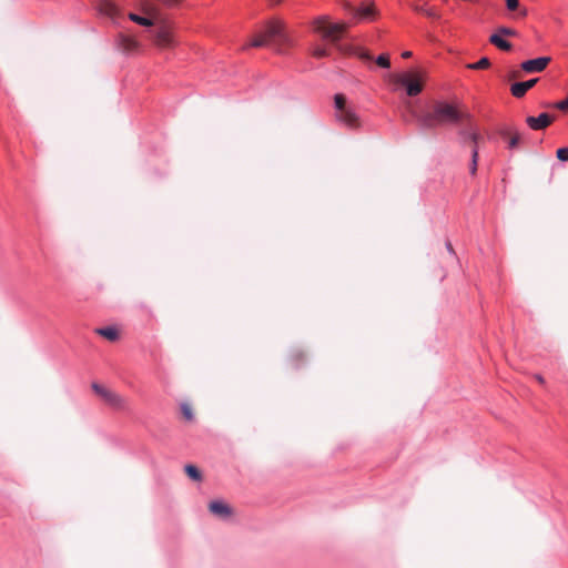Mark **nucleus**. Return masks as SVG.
<instances>
[{
  "mask_svg": "<svg viewBox=\"0 0 568 568\" xmlns=\"http://www.w3.org/2000/svg\"><path fill=\"white\" fill-rule=\"evenodd\" d=\"M334 105L336 109V113L341 112L342 110L346 109V100L343 94H335L334 97Z\"/></svg>",
  "mask_w": 568,
  "mask_h": 568,
  "instance_id": "nucleus-22",
  "label": "nucleus"
},
{
  "mask_svg": "<svg viewBox=\"0 0 568 568\" xmlns=\"http://www.w3.org/2000/svg\"><path fill=\"white\" fill-rule=\"evenodd\" d=\"M129 18H130L131 21H133V22H135V23H138L140 26H144V27L152 26V20L151 19L142 17V16H139L136 13H130Z\"/></svg>",
  "mask_w": 568,
  "mask_h": 568,
  "instance_id": "nucleus-21",
  "label": "nucleus"
},
{
  "mask_svg": "<svg viewBox=\"0 0 568 568\" xmlns=\"http://www.w3.org/2000/svg\"><path fill=\"white\" fill-rule=\"evenodd\" d=\"M549 57H539L536 59L526 60L521 63V69L528 73L541 72L550 62Z\"/></svg>",
  "mask_w": 568,
  "mask_h": 568,
  "instance_id": "nucleus-6",
  "label": "nucleus"
},
{
  "mask_svg": "<svg viewBox=\"0 0 568 568\" xmlns=\"http://www.w3.org/2000/svg\"><path fill=\"white\" fill-rule=\"evenodd\" d=\"M394 80L396 83L405 87L406 93L409 97H416L423 90V85H422L420 81L417 79H413L409 73L396 74L394 77Z\"/></svg>",
  "mask_w": 568,
  "mask_h": 568,
  "instance_id": "nucleus-4",
  "label": "nucleus"
},
{
  "mask_svg": "<svg viewBox=\"0 0 568 568\" xmlns=\"http://www.w3.org/2000/svg\"><path fill=\"white\" fill-rule=\"evenodd\" d=\"M159 1L166 7H174L180 2V0H159Z\"/></svg>",
  "mask_w": 568,
  "mask_h": 568,
  "instance_id": "nucleus-32",
  "label": "nucleus"
},
{
  "mask_svg": "<svg viewBox=\"0 0 568 568\" xmlns=\"http://www.w3.org/2000/svg\"><path fill=\"white\" fill-rule=\"evenodd\" d=\"M92 389L94 390L95 394H98L109 405H111L113 407L121 406L122 398L118 394L106 389L105 387H103L102 385H100L98 383L92 384Z\"/></svg>",
  "mask_w": 568,
  "mask_h": 568,
  "instance_id": "nucleus-5",
  "label": "nucleus"
},
{
  "mask_svg": "<svg viewBox=\"0 0 568 568\" xmlns=\"http://www.w3.org/2000/svg\"><path fill=\"white\" fill-rule=\"evenodd\" d=\"M402 57H403L404 59H408V58H410V57H412V52H410V51H404V52L402 53Z\"/></svg>",
  "mask_w": 568,
  "mask_h": 568,
  "instance_id": "nucleus-35",
  "label": "nucleus"
},
{
  "mask_svg": "<svg viewBox=\"0 0 568 568\" xmlns=\"http://www.w3.org/2000/svg\"><path fill=\"white\" fill-rule=\"evenodd\" d=\"M359 57H361L362 60H365V61H372L373 60V57L368 52H362Z\"/></svg>",
  "mask_w": 568,
  "mask_h": 568,
  "instance_id": "nucleus-34",
  "label": "nucleus"
},
{
  "mask_svg": "<svg viewBox=\"0 0 568 568\" xmlns=\"http://www.w3.org/2000/svg\"><path fill=\"white\" fill-rule=\"evenodd\" d=\"M346 26L344 23H331L327 20V17H318L314 21V31L321 33L323 39L328 40L333 43H337L342 38Z\"/></svg>",
  "mask_w": 568,
  "mask_h": 568,
  "instance_id": "nucleus-3",
  "label": "nucleus"
},
{
  "mask_svg": "<svg viewBox=\"0 0 568 568\" xmlns=\"http://www.w3.org/2000/svg\"><path fill=\"white\" fill-rule=\"evenodd\" d=\"M336 118L348 128H356L358 125V115L351 108H346L336 113Z\"/></svg>",
  "mask_w": 568,
  "mask_h": 568,
  "instance_id": "nucleus-12",
  "label": "nucleus"
},
{
  "mask_svg": "<svg viewBox=\"0 0 568 568\" xmlns=\"http://www.w3.org/2000/svg\"><path fill=\"white\" fill-rule=\"evenodd\" d=\"M352 14L359 20H371L375 16V7L373 3H364L357 8L348 6Z\"/></svg>",
  "mask_w": 568,
  "mask_h": 568,
  "instance_id": "nucleus-9",
  "label": "nucleus"
},
{
  "mask_svg": "<svg viewBox=\"0 0 568 568\" xmlns=\"http://www.w3.org/2000/svg\"><path fill=\"white\" fill-rule=\"evenodd\" d=\"M489 42L503 51H510L513 49V44L509 41L505 40L503 37H500V34L493 33L489 37Z\"/></svg>",
  "mask_w": 568,
  "mask_h": 568,
  "instance_id": "nucleus-16",
  "label": "nucleus"
},
{
  "mask_svg": "<svg viewBox=\"0 0 568 568\" xmlns=\"http://www.w3.org/2000/svg\"><path fill=\"white\" fill-rule=\"evenodd\" d=\"M184 470H185V474L192 480L200 481L202 479V474L196 466H194L192 464H187V465H185Z\"/></svg>",
  "mask_w": 568,
  "mask_h": 568,
  "instance_id": "nucleus-19",
  "label": "nucleus"
},
{
  "mask_svg": "<svg viewBox=\"0 0 568 568\" xmlns=\"http://www.w3.org/2000/svg\"><path fill=\"white\" fill-rule=\"evenodd\" d=\"M413 115L423 131L434 130L439 125L458 124L463 120L470 121L471 118L469 113H463L445 101L435 102L432 111L414 112Z\"/></svg>",
  "mask_w": 568,
  "mask_h": 568,
  "instance_id": "nucleus-1",
  "label": "nucleus"
},
{
  "mask_svg": "<svg viewBox=\"0 0 568 568\" xmlns=\"http://www.w3.org/2000/svg\"><path fill=\"white\" fill-rule=\"evenodd\" d=\"M556 108L561 111H567L568 110V97L565 100L557 102Z\"/></svg>",
  "mask_w": 568,
  "mask_h": 568,
  "instance_id": "nucleus-31",
  "label": "nucleus"
},
{
  "mask_svg": "<svg viewBox=\"0 0 568 568\" xmlns=\"http://www.w3.org/2000/svg\"><path fill=\"white\" fill-rule=\"evenodd\" d=\"M209 509L213 515L222 519H226L232 515V508L222 500L211 501Z\"/></svg>",
  "mask_w": 568,
  "mask_h": 568,
  "instance_id": "nucleus-10",
  "label": "nucleus"
},
{
  "mask_svg": "<svg viewBox=\"0 0 568 568\" xmlns=\"http://www.w3.org/2000/svg\"><path fill=\"white\" fill-rule=\"evenodd\" d=\"M424 16L433 20H438L440 18V14L434 7H428Z\"/></svg>",
  "mask_w": 568,
  "mask_h": 568,
  "instance_id": "nucleus-28",
  "label": "nucleus"
},
{
  "mask_svg": "<svg viewBox=\"0 0 568 568\" xmlns=\"http://www.w3.org/2000/svg\"><path fill=\"white\" fill-rule=\"evenodd\" d=\"M552 119L550 114L544 112L538 116H527L526 123L531 130L539 131L546 129L552 122Z\"/></svg>",
  "mask_w": 568,
  "mask_h": 568,
  "instance_id": "nucleus-8",
  "label": "nucleus"
},
{
  "mask_svg": "<svg viewBox=\"0 0 568 568\" xmlns=\"http://www.w3.org/2000/svg\"><path fill=\"white\" fill-rule=\"evenodd\" d=\"M537 82V78L527 81L515 82L510 87V92L515 98H523L526 92L530 90Z\"/></svg>",
  "mask_w": 568,
  "mask_h": 568,
  "instance_id": "nucleus-13",
  "label": "nucleus"
},
{
  "mask_svg": "<svg viewBox=\"0 0 568 568\" xmlns=\"http://www.w3.org/2000/svg\"><path fill=\"white\" fill-rule=\"evenodd\" d=\"M557 158L562 162L568 161V146L559 148L557 150Z\"/></svg>",
  "mask_w": 568,
  "mask_h": 568,
  "instance_id": "nucleus-27",
  "label": "nucleus"
},
{
  "mask_svg": "<svg viewBox=\"0 0 568 568\" xmlns=\"http://www.w3.org/2000/svg\"><path fill=\"white\" fill-rule=\"evenodd\" d=\"M98 11L110 19H115L119 16V8L112 0H99Z\"/></svg>",
  "mask_w": 568,
  "mask_h": 568,
  "instance_id": "nucleus-11",
  "label": "nucleus"
},
{
  "mask_svg": "<svg viewBox=\"0 0 568 568\" xmlns=\"http://www.w3.org/2000/svg\"><path fill=\"white\" fill-rule=\"evenodd\" d=\"M375 62L378 67L381 68H384V69H389L390 68V60H389V55L386 54V53H383V54H379L376 59H375Z\"/></svg>",
  "mask_w": 568,
  "mask_h": 568,
  "instance_id": "nucleus-23",
  "label": "nucleus"
},
{
  "mask_svg": "<svg viewBox=\"0 0 568 568\" xmlns=\"http://www.w3.org/2000/svg\"><path fill=\"white\" fill-rule=\"evenodd\" d=\"M495 34H500V37H515L517 36V31L509 27H499Z\"/></svg>",
  "mask_w": 568,
  "mask_h": 568,
  "instance_id": "nucleus-25",
  "label": "nucleus"
},
{
  "mask_svg": "<svg viewBox=\"0 0 568 568\" xmlns=\"http://www.w3.org/2000/svg\"><path fill=\"white\" fill-rule=\"evenodd\" d=\"M458 136L462 145H466L468 142L477 144L481 139L477 129L471 123L458 130Z\"/></svg>",
  "mask_w": 568,
  "mask_h": 568,
  "instance_id": "nucleus-7",
  "label": "nucleus"
},
{
  "mask_svg": "<svg viewBox=\"0 0 568 568\" xmlns=\"http://www.w3.org/2000/svg\"><path fill=\"white\" fill-rule=\"evenodd\" d=\"M123 42L125 43V48L131 49L135 47V41L129 38H123Z\"/></svg>",
  "mask_w": 568,
  "mask_h": 568,
  "instance_id": "nucleus-33",
  "label": "nucleus"
},
{
  "mask_svg": "<svg viewBox=\"0 0 568 568\" xmlns=\"http://www.w3.org/2000/svg\"><path fill=\"white\" fill-rule=\"evenodd\" d=\"M498 133L500 136L506 138L508 135H511L508 142V148L514 149L518 145L520 135L517 132V130L511 125H504L498 130Z\"/></svg>",
  "mask_w": 568,
  "mask_h": 568,
  "instance_id": "nucleus-14",
  "label": "nucleus"
},
{
  "mask_svg": "<svg viewBox=\"0 0 568 568\" xmlns=\"http://www.w3.org/2000/svg\"><path fill=\"white\" fill-rule=\"evenodd\" d=\"M155 42L161 47L171 45L173 42L171 32L166 28L161 27L155 33Z\"/></svg>",
  "mask_w": 568,
  "mask_h": 568,
  "instance_id": "nucleus-15",
  "label": "nucleus"
},
{
  "mask_svg": "<svg viewBox=\"0 0 568 568\" xmlns=\"http://www.w3.org/2000/svg\"><path fill=\"white\" fill-rule=\"evenodd\" d=\"M446 247L448 250L449 253L454 254V250H453V246H452V243L450 242H447L446 243Z\"/></svg>",
  "mask_w": 568,
  "mask_h": 568,
  "instance_id": "nucleus-37",
  "label": "nucleus"
},
{
  "mask_svg": "<svg viewBox=\"0 0 568 568\" xmlns=\"http://www.w3.org/2000/svg\"><path fill=\"white\" fill-rule=\"evenodd\" d=\"M95 333L111 342L119 338V331L113 326L99 327L95 329Z\"/></svg>",
  "mask_w": 568,
  "mask_h": 568,
  "instance_id": "nucleus-17",
  "label": "nucleus"
},
{
  "mask_svg": "<svg viewBox=\"0 0 568 568\" xmlns=\"http://www.w3.org/2000/svg\"><path fill=\"white\" fill-rule=\"evenodd\" d=\"M428 7L426 4H414L413 10L417 13L425 14Z\"/></svg>",
  "mask_w": 568,
  "mask_h": 568,
  "instance_id": "nucleus-30",
  "label": "nucleus"
},
{
  "mask_svg": "<svg viewBox=\"0 0 568 568\" xmlns=\"http://www.w3.org/2000/svg\"><path fill=\"white\" fill-rule=\"evenodd\" d=\"M271 42L288 43V36L283 22L277 20L268 22L265 30L252 40L250 47L260 48Z\"/></svg>",
  "mask_w": 568,
  "mask_h": 568,
  "instance_id": "nucleus-2",
  "label": "nucleus"
},
{
  "mask_svg": "<svg viewBox=\"0 0 568 568\" xmlns=\"http://www.w3.org/2000/svg\"><path fill=\"white\" fill-rule=\"evenodd\" d=\"M272 3H278L281 0H270Z\"/></svg>",
  "mask_w": 568,
  "mask_h": 568,
  "instance_id": "nucleus-38",
  "label": "nucleus"
},
{
  "mask_svg": "<svg viewBox=\"0 0 568 568\" xmlns=\"http://www.w3.org/2000/svg\"><path fill=\"white\" fill-rule=\"evenodd\" d=\"M181 413L186 420L192 422L194 419L193 410L189 404L183 403L181 405Z\"/></svg>",
  "mask_w": 568,
  "mask_h": 568,
  "instance_id": "nucleus-24",
  "label": "nucleus"
},
{
  "mask_svg": "<svg viewBox=\"0 0 568 568\" xmlns=\"http://www.w3.org/2000/svg\"><path fill=\"white\" fill-rule=\"evenodd\" d=\"M506 7L509 11H515L519 8V0H506Z\"/></svg>",
  "mask_w": 568,
  "mask_h": 568,
  "instance_id": "nucleus-29",
  "label": "nucleus"
},
{
  "mask_svg": "<svg viewBox=\"0 0 568 568\" xmlns=\"http://www.w3.org/2000/svg\"><path fill=\"white\" fill-rule=\"evenodd\" d=\"M313 57L322 59L328 55V50L324 47H315L312 51Z\"/></svg>",
  "mask_w": 568,
  "mask_h": 568,
  "instance_id": "nucleus-26",
  "label": "nucleus"
},
{
  "mask_svg": "<svg viewBox=\"0 0 568 568\" xmlns=\"http://www.w3.org/2000/svg\"><path fill=\"white\" fill-rule=\"evenodd\" d=\"M490 67V60L487 57L480 58L477 62L467 64L470 70H483Z\"/></svg>",
  "mask_w": 568,
  "mask_h": 568,
  "instance_id": "nucleus-20",
  "label": "nucleus"
},
{
  "mask_svg": "<svg viewBox=\"0 0 568 568\" xmlns=\"http://www.w3.org/2000/svg\"><path fill=\"white\" fill-rule=\"evenodd\" d=\"M471 144H473V148H471V160H470V164H469V172L471 175H475L477 172V168H478V143L477 144L471 143Z\"/></svg>",
  "mask_w": 568,
  "mask_h": 568,
  "instance_id": "nucleus-18",
  "label": "nucleus"
},
{
  "mask_svg": "<svg viewBox=\"0 0 568 568\" xmlns=\"http://www.w3.org/2000/svg\"><path fill=\"white\" fill-rule=\"evenodd\" d=\"M535 378H536V379L538 381V383H540V384H544V383H545L544 377H542L541 375H539V374L535 375Z\"/></svg>",
  "mask_w": 568,
  "mask_h": 568,
  "instance_id": "nucleus-36",
  "label": "nucleus"
}]
</instances>
